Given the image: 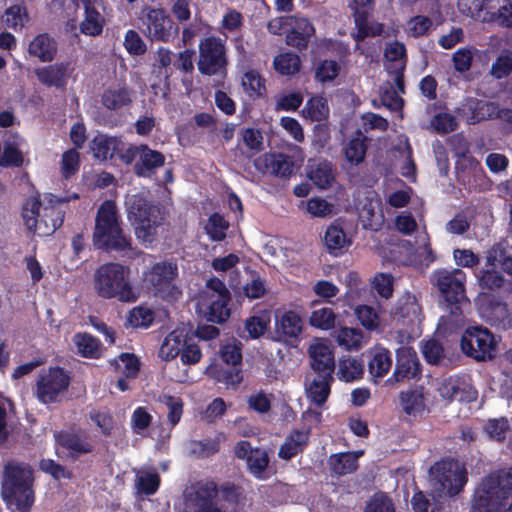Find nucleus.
<instances>
[{
	"label": "nucleus",
	"instance_id": "nucleus-1",
	"mask_svg": "<svg viewBox=\"0 0 512 512\" xmlns=\"http://www.w3.org/2000/svg\"><path fill=\"white\" fill-rule=\"evenodd\" d=\"M432 282L443 296L449 315L442 318L443 327L449 333H456L465 324L462 304L469 305L466 296V274L461 269H441L433 273Z\"/></svg>",
	"mask_w": 512,
	"mask_h": 512
},
{
	"label": "nucleus",
	"instance_id": "nucleus-2",
	"mask_svg": "<svg viewBox=\"0 0 512 512\" xmlns=\"http://www.w3.org/2000/svg\"><path fill=\"white\" fill-rule=\"evenodd\" d=\"M34 471L29 464L8 462L1 482V497L8 508L30 512L35 502Z\"/></svg>",
	"mask_w": 512,
	"mask_h": 512
},
{
	"label": "nucleus",
	"instance_id": "nucleus-3",
	"mask_svg": "<svg viewBox=\"0 0 512 512\" xmlns=\"http://www.w3.org/2000/svg\"><path fill=\"white\" fill-rule=\"evenodd\" d=\"M44 203L43 206L39 196L28 197L22 206L21 214L30 232L46 236L63 225L65 211L62 206L67 203V199L49 193L45 194Z\"/></svg>",
	"mask_w": 512,
	"mask_h": 512
},
{
	"label": "nucleus",
	"instance_id": "nucleus-4",
	"mask_svg": "<svg viewBox=\"0 0 512 512\" xmlns=\"http://www.w3.org/2000/svg\"><path fill=\"white\" fill-rule=\"evenodd\" d=\"M92 237L98 249L117 252L131 249V238L123 231L114 201L105 200L98 207Z\"/></svg>",
	"mask_w": 512,
	"mask_h": 512
},
{
	"label": "nucleus",
	"instance_id": "nucleus-5",
	"mask_svg": "<svg viewBox=\"0 0 512 512\" xmlns=\"http://www.w3.org/2000/svg\"><path fill=\"white\" fill-rule=\"evenodd\" d=\"M512 497V468L488 474L475 489L470 512H500Z\"/></svg>",
	"mask_w": 512,
	"mask_h": 512
},
{
	"label": "nucleus",
	"instance_id": "nucleus-6",
	"mask_svg": "<svg viewBox=\"0 0 512 512\" xmlns=\"http://www.w3.org/2000/svg\"><path fill=\"white\" fill-rule=\"evenodd\" d=\"M130 268L120 263L110 262L101 265L95 273L94 287L104 299H117L132 303L138 299L130 281Z\"/></svg>",
	"mask_w": 512,
	"mask_h": 512
},
{
	"label": "nucleus",
	"instance_id": "nucleus-7",
	"mask_svg": "<svg viewBox=\"0 0 512 512\" xmlns=\"http://www.w3.org/2000/svg\"><path fill=\"white\" fill-rule=\"evenodd\" d=\"M125 205L128 220L134 227L136 237L143 242H153L157 228L164 220L160 205L142 193L128 196Z\"/></svg>",
	"mask_w": 512,
	"mask_h": 512
},
{
	"label": "nucleus",
	"instance_id": "nucleus-8",
	"mask_svg": "<svg viewBox=\"0 0 512 512\" xmlns=\"http://www.w3.org/2000/svg\"><path fill=\"white\" fill-rule=\"evenodd\" d=\"M433 492L438 497L459 495L468 482V471L463 463L454 458L441 459L429 470Z\"/></svg>",
	"mask_w": 512,
	"mask_h": 512
},
{
	"label": "nucleus",
	"instance_id": "nucleus-9",
	"mask_svg": "<svg viewBox=\"0 0 512 512\" xmlns=\"http://www.w3.org/2000/svg\"><path fill=\"white\" fill-rule=\"evenodd\" d=\"M139 29L152 42L170 43L179 35V26L164 8L145 6L141 9Z\"/></svg>",
	"mask_w": 512,
	"mask_h": 512
},
{
	"label": "nucleus",
	"instance_id": "nucleus-10",
	"mask_svg": "<svg viewBox=\"0 0 512 512\" xmlns=\"http://www.w3.org/2000/svg\"><path fill=\"white\" fill-rule=\"evenodd\" d=\"M198 48V71L205 76H225L228 66L225 41L208 36L200 40Z\"/></svg>",
	"mask_w": 512,
	"mask_h": 512
},
{
	"label": "nucleus",
	"instance_id": "nucleus-11",
	"mask_svg": "<svg viewBox=\"0 0 512 512\" xmlns=\"http://www.w3.org/2000/svg\"><path fill=\"white\" fill-rule=\"evenodd\" d=\"M460 347L466 356L481 362L495 357L497 341L488 328L470 326L462 334Z\"/></svg>",
	"mask_w": 512,
	"mask_h": 512
},
{
	"label": "nucleus",
	"instance_id": "nucleus-12",
	"mask_svg": "<svg viewBox=\"0 0 512 512\" xmlns=\"http://www.w3.org/2000/svg\"><path fill=\"white\" fill-rule=\"evenodd\" d=\"M70 381L71 378L64 368L59 366L49 367L39 374L34 394L42 404L56 403L68 390Z\"/></svg>",
	"mask_w": 512,
	"mask_h": 512
},
{
	"label": "nucleus",
	"instance_id": "nucleus-13",
	"mask_svg": "<svg viewBox=\"0 0 512 512\" xmlns=\"http://www.w3.org/2000/svg\"><path fill=\"white\" fill-rule=\"evenodd\" d=\"M177 276V265L162 261L152 265L150 270L145 274V281L153 289L156 296L163 299L177 298V296L181 294V291L174 283Z\"/></svg>",
	"mask_w": 512,
	"mask_h": 512
},
{
	"label": "nucleus",
	"instance_id": "nucleus-14",
	"mask_svg": "<svg viewBox=\"0 0 512 512\" xmlns=\"http://www.w3.org/2000/svg\"><path fill=\"white\" fill-rule=\"evenodd\" d=\"M242 347V343L235 339L221 346L219 351L220 358L230 367L216 370L217 381L231 386H238L243 381Z\"/></svg>",
	"mask_w": 512,
	"mask_h": 512
},
{
	"label": "nucleus",
	"instance_id": "nucleus-15",
	"mask_svg": "<svg viewBox=\"0 0 512 512\" xmlns=\"http://www.w3.org/2000/svg\"><path fill=\"white\" fill-rule=\"evenodd\" d=\"M422 368L416 351L412 347L402 346L396 350V364L389 383L402 382L421 376Z\"/></svg>",
	"mask_w": 512,
	"mask_h": 512
},
{
	"label": "nucleus",
	"instance_id": "nucleus-16",
	"mask_svg": "<svg viewBox=\"0 0 512 512\" xmlns=\"http://www.w3.org/2000/svg\"><path fill=\"white\" fill-rule=\"evenodd\" d=\"M308 353L315 376L334 379L335 357L332 348L327 343L318 342L309 347Z\"/></svg>",
	"mask_w": 512,
	"mask_h": 512
},
{
	"label": "nucleus",
	"instance_id": "nucleus-17",
	"mask_svg": "<svg viewBox=\"0 0 512 512\" xmlns=\"http://www.w3.org/2000/svg\"><path fill=\"white\" fill-rule=\"evenodd\" d=\"M498 109V103L468 97L458 109V114L468 124H477L485 120L497 119Z\"/></svg>",
	"mask_w": 512,
	"mask_h": 512
},
{
	"label": "nucleus",
	"instance_id": "nucleus-18",
	"mask_svg": "<svg viewBox=\"0 0 512 512\" xmlns=\"http://www.w3.org/2000/svg\"><path fill=\"white\" fill-rule=\"evenodd\" d=\"M254 166L259 172L280 178L291 177L295 169L292 157L284 153H265L254 160Z\"/></svg>",
	"mask_w": 512,
	"mask_h": 512
},
{
	"label": "nucleus",
	"instance_id": "nucleus-19",
	"mask_svg": "<svg viewBox=\"0 0 512 512\" xmlns=\"http://www.w3.org/2000/svg\"><path fill=\"white\" fill-rule=\"evenodd\" d=\"M74 67L69 61L56 62L35 69L37 80L45 87L64 89L68 83Z\"/></svg>",
	"mask_w": 512,
	"mask_h": 512
},
{
	"label": "nucleus",
	"instance_id": "nucleus-20",
	"mask_svg": "<svg viewBox=\"0 0 512 512\" xmlns=\"http://www.w3.org/2000/svg\"><path fill=\"white\" fill-rule=\"evenodd\" d=\"M291 29L286 33V44L299 51L306 50L315 34L314 25L303 17L290 16Z\"/></svg>",
	"mask_w": 512,
	"mask_h": 512
},
{
	"label": "nucleus",
	"instance_id": "nucleus-21",
	"mask_svg": "<svg viewBox=\"0 0 512 512\" xmlns=\"http://www.w3.org/2000/svg\"><path fill=\"white\" fill-rule=\"evenodd\" d=\"M368 357V373L371 381L378 384L391 370L392 354L389 349L381 345H375L368 351Z\"/></svg>",
	"mask_w": 512,
	"mask_h": 512
},
{
	"label": "nucleus",
	"instance_id": "nucleus-22",
	"mask_svg": "<svg viewBox=\"0 0 512 512\" xmlns=\"http://www.w3.org/2000/svg\"><path fill=\"white\" fill-rule=\"evenodd\" d=\"M134 91L124 85H111L101 94V104L110 111H119L130 107L133 102Z\"/></svg>",
	"mask_w": 512,
	"mask_h": 512
},
{
	"label": "nucleus",
	"instance_id": "nucleus-23",
	"mask_svg": "<svg viewBox=\"0 0 512 512\" xmlns=\"http://www.w3.org/2000/svg\"><path fill=\"white\" fill-rule=\"evenodd\" d=\"M139 159L134 165V172L139 177H151L155 171L165 164L162 152L151 149L146 144L139 146Z\"/></svg>",
	"mask_w": 512,
	"mask_h": 512
},
{
	"label": "nucleus",
	"instance_id": "nucleus-24",
	"mask_svg": "<svg viewBox=\"0 0 512 512\" xmlns=\"http://www.w3.org/2000/svg\"><path fill=\"white\" fill-rule=\"evenodd\" d=\"M84 5V17L79 30L83 35L96 37L102 34L105 25L104 16L97 10L92 0H81Z\"/></svg>",
	"mask_w": 512,
	"mask_h": 512
},
{
	"label": "nucleus",
	"instance_id": "nucleus-25",
	"mask_svg": "<svg viewBox=\"0 0 512 512\" xmlns=\"http://www.w3.org/2000/svg\"><path fill=\"white\" fill-rule=\"evenodd\" d=\"M309 443V431L292 430L285 438L278 451L279 458L289 461L302 453Z\"/></svg>",
	"mask_w": 512,
	"mask_h": 512
},
{
	"label": "nucleus",
	"instance_id": "nucleus-26",
	"mask_svg": "<svg viewBox=\"0 0 512 512\" xmlns=\"http://www.w3.org/2000/svg\"><path fill=\"white\" fill-rule=\"evenodd\" d=\"M93 156L98 160L113 159L123 151L124 144L116 137L97 135L91 141Z\"/></svg>",
	"mask_w": 512,
	"mask_h": 512
},
{
	"label": "nucleus",
	"instance_id": "nucleus-27",
	"mask_svg": "<svg viewBox=\"0 0 512 512\" xmlns=\"http://www.w3.org/2000/svg\"><path fill=\"white\" fill-rule=\"evenodd\" d=\"M28 52L41 62H51L57 54V43L49 34H39L30 41Z\"/></svg>",
	"mask_w": 512,
	"mask_h": 512
},
{
	"label": "nucleus",
	"instance_id": "nucleus-28",
	"mask_svg": "<svg viewBox=\"0 0 512 512\" xmlns=\"http://www.w3.org/2000/svg\"><path fill=\"white\" fill-rule=\"evenodd\" d=\"M307 175L319 189L330 188L335 181L333 165L325 159L317 160L309 164Z\"/></svg>",
	"mask_w": 512,
	"mask_h": 512
},
{
	"label": "nucleus",
	"instance_id": "nucleus-29",
	"mask_svg": "<svg viewBox=\"0 0 512 512\" xmlns=\"http://www.w3.org/2000/svg\"><path fill=\"white\" fill-rule=\"evenodd\" d=\"M56 440L61 447L69 451V455L74 459L93 451L92 444L83 440L77 433L61 431L56 435Z\"/></svg>",
	"mask_w": 512,
	"mask_h": 512
},
{
	"label": "nucleus",
	"instance_id": "nucleus-30",
	"mask_svg": "<svg viewBox=\"0 0 512 512\" xmlns=\"http://www.w3.org/2000/svg\"><path fill=\"white\" fill-rule=\"evenodd\" d=\"M324 244L331 255L339 256L348 249L351 241L340 225L331 224L325 231Z\"/></svg>",
	"mask_w": 512,
	"mask_h": 512
},
{
	"label": "nucleus",
	"instance_id": "nucleus-31",
	"mask_svg": "<svg viewBox=\"0 0 512 512\" xmlns=\"http://www.w3.org/2000/svg\"><path fill=\"white\" fill-rule=\"evenodd\" d=\"M277 332L287 340H297L302 332L303 322L295 311H286L276 323Z\"/></svg>",
	"mask_w": 512,
	"mask_h": 512
},
{
	"label": "nucleus",
	"instance_id": "nucleus-32",
	"mask_svg": "<svg viewBox=\"0 0 512 512\" xmlns=\"http://www.w3.org/2000/svg\"><path fill=\"white\" fill-rule=\"evenodd\" d=\"M368 19V11L355 9L354 22L357 28V32L353 35L355 41L361 42L367 37H375L382 34L383 25L381 23H369Z\"/></svg>",
	"mask_w": 512,
	"mask_h": 512
},
{
	"label": "nucleus",
	"instance_id": "nucleus-33",
	"mask_svg": "<svg viewBox=\"0 0 512 512\" xmlns=\"http://www.w3.org/2000/svg\"><path fill=\"white\" fill-rule=\"evenodd\" d=\"M399 400L403 412L409 416L422 414L426 408L422 387L401 391Z\"/></svg>",
	"mask_w": 512,
	"mask_h": 512
},
{
	"label": "nucleus",
	"instance_id": "nucleus-34",
	"mask_svg": "<svg viewBox=\"0 0 512 512\" xmlns=\"http://www.w3.org/2000/svg\"><path fill=\"white\" fill-rule=\"evenodd\" d=\"M271 311L267 309L257 310L244 322L245 331L248 338L258 339L263 336L270 328Z\"/></svg>",
	"mask_w": 512,
	"mask_h": 512
},
{
	"label": "nucleus",
	"instance_id": "nucleus-35",
	"mask_svg": "<svg viewBox=\"0 0 512 512\" xmlns=\"http://www.w3.org/2000/svg\"><path fill=\"white\" fill-rule=\"evenodd\" d=\"M328 463L331 473L337 476L354 473L359 467L357 456L350 452L332 454Z\"/></svg>",
	"mask_w": 512,
	"mask_h": 512
},
{
	"label": "nucleus",
	"instance_id": "nucleus-36",
	"mask_svg": "<svg viewBox=\"0 0 512 512\" xmlns=\"http://www.w3.org/2000/svg\"><path fill=\"white\" fill-rule=\"evenodd\" d=\"M186 336L187 334H184L183 330H174L169 333L159 349V356L169 361L180 355L183 346L186 344Z\"/></svg>",
	"mask_w": 512,
	"mask_h": 512
},
{
	"label": "nucleus",
	"instance_id": "nucleus-37",
	"mask_svg": "<svg viewBox=\"0 0 512 512\" xmlns=\"http://www.w3.org/2000/svg\"><path fill=\"white\" fill-rule=\"evenodd\" d=\"M230 300L231 296H212L205 312L206 319L218 324L225 322L230 316V309L228 308Z\"/></svg>",
	"mask_w": 512,
	"mask_h": 512
},
{
	"label": "nucleus",
	"instance_id": "nucleus-38",
	"mask_svg": "<svg viewBox=\"0 0 512 512\" xmlns=\"http://www.w3.org/2000/svg\"><path fill=\"white\" fill-rule=\"evenodd\" d=\"M242 85L252 99L263 98L266 95V81L257 70L250 69L245 72Z\"/></svg>",
	"mask_w": 512,
	"mask_h": 512
},
{
	"label": "nucleus",
	"instance_id": "nucleus-39",
	"mask_svg": "<svg viewBox=\"0 0 512 512\" xmlns=\"http://www.w3.org/2000/svg\"><path fill=\"white\" fill-rule=\"evenodd\" d=\"M487 318L491 325L502 329L512 327V317L508 305L501 301L491 302L487 309Z\"/></svg>",
	"mask_w": 512,
	"mask_h": 512
},
{
	"label": "nucleus",
	"instance_id": "nucleus-40",
	"mask_svg": "<svg viewBox=\"0 0 512 512\" xmlns=\"http://www.w3.org/2000/svg\"><path fill=\"white\" fill-rule=\"evenodd\" d=\"M333 382L334 379H324L314 376L307 387V394L310 400L317 406L324 405L331 393V385Z\"/></svg>",
	"mask_w": 512,
	"mask_h": 512
},
{
	"label": "nucleus",
	"instance_id": "nucleus-41",
	"mask_svg": "<svg viewBox=\"0 0 512 512\" xmlns=\"http://www.w3.org/2000/svg\"><path fill=\"white\" fill-rule=\"evenodd\" d=\"M13 141H5L2 156L0 155L1 167H21L24 163L22 151L18 148L17 133L12 135Z\"/></svg>",
	"mask_w": 512,
	"mask_h": 512
},
{
	"label": "nucleus",
	"instance_id": "nucleus-42",
	"mask_svg": "<svg viewBox=\"0 0 512 512\" xmlns=\"http://www.w3.org/2000/svg\"><path fill=\"white\" fill-rule=\"evenodd\" d=\"M73 341L81 356L90 359L99 358L101 343L98 338L88 333H77Z\"/></svg>",
	"mask_w": 512,
	"mask_h": 512
},
{
	"label": "nucleus",
	"instance_id": "nucleus-43",
	"mask_svg": "<svg viewBox=\"0 0 512 512\" xmlns=\"http://www.w3.org/2000/svg\"><path fill=\"white\" fill-rule=\"evenodd\" d=\"M303 114L311 121H324L329 117V106L326 98L313 96L309 98L303 109Z\"/></svg>",
	"mask_w": 512,
	"mask_h": 512
},
{
	"label": "nucleus",
	"instance_id": "nucleus-44",
	"mask_svg": "<svg viewBox=\"0 0 512 512\" xmlns=\"http://www.w3.org/2000/svg\"><path fill=\"white\" fill-rule=\"evenodd\" d=\"M276 72L281 75H294L299 72L301 66L300 57L292 52L278 54L273 60Z\"/></svg>",
	"mask_w": 512,
	"mask_h": 512
},
{
	"label": "nucleus",
	"instance_id": "nucleus-45",
	"mask_svg": "<svg viewBox=\"0 0 512 512\" xmlns=\"http://www.w3.org/2000/svg\"><path fill=\"white\" fill-rule=\"evenodd\" d=\"M249 472L257 479L266 478V469L269 464V457L265 450L254 448V451L246 460Z\"/></svg>",
	"mask_w": 512,
	"mask_h": 512
},
{
	"label": "nucleus",
	"instance_id": "nucleus-46",
	"mask_svg": "<svg viewBox=\"0 0 512 512\" xmlns=\"http://www.w3.org/2000/svg\"><path fill=\"white\" fill-rule=\"evenodd\" d=\"M229 228L228 221L219 213H213L209 216L204 230L210 240L220 242L225 239L226 231Z\"/></svg>",
	"mask_w": 512,
	"mask_h": 512
},
{
	"label": "nucleus",
	"instance_id": "nucleus-47",
	"mask_svg": "<svg viewBox=\"0 0 512 512\" xmlns=\"http://www.w3.org/2000/svg\"><path fill=\"white\" fill-rule=\"evenodd\" d=\"M335 322L336 314L330 307L315 308L309 317V323L312 327L325 331L333 329Z\"/></svg>",
	"mask_w": 512,
	"mask_h": 512
},
{
	"label": "nucleus",
	"instance_id": "nucleus-48",
	"mask_svg": "<svg viewBox=\"0 0 512 512\" xmlns=\"http://www.w3.org/2000/svg\"><path fill=\"white\" fill-rule=\"evenodd\" d=\"M2 20L6 27L14 31L21 30L28 20L27 10L21 5H12L5 10Z\"/></svg>",
	"mask_w": 512,
	"mask_h": 512
},
{
	"label": "nucleus",
	"instance_id": "nucleus-49",
	"mask_svg": "<svg viewBox=\"0 0 512 512\" xmlns=\"http://www.w3.org/2000/svg\"><path fill=\"white\" fill-rule=\"evenodd\" d=\"M160 484L161 478L156 471L146 472L137 476L136 479V489L138 494L145 496L154 495L158 491Z\"/></svg>",
	"mask_w": 512,
	"mask_h": 512
},
{
	"label": "nucleus",
	"instance_id": "nucleus-50",
	"mask_svg": "<svg viewBox=\"0 0 512 512\" xmlns=\"http://www.w3.org/2000/svg\"><path fill=\"white\" fill-rule=\"evenodd\" d=\"M159 401L163 403L167 409V419L171 426H176L183 415V400L180 397L172 396L169 394H162Z\"/></svg>",
	"mask_w": 512,
	"mask_h": 512
},
{
	"label": "nucleus",
	"instance_id": "nucleus-51",
	"mask_svg": "<svg viewBox=\"0 0 512 512\" xmlns=\"http://www.w3.org/2000/svg\"><path fill=\"white\" fill-rule=\"evenodd\" d=\"M341 71V66L336 60L324 59L318 63L315 69V79L320 83L332 82Z\"/></svg>",
	"mask_w": 512,
	"mask_h": 512
},
{
	"label": "nucleus",
	"instance_id": "nucleus-52",
	"mask_svg": "<svg viewBox=\"0 0 512 512\" xmlns=\"http://www.w3.org/2000/svg\"><path fill=\"white\" fill-rule=\"evenodd\" d=\"M364 366L362 362L356 358H348L340 362L339 379L352 382L362 377Z\"/></svg>",
	"mask_w": 512,
	"mask_h": 512
},
{
	"label": "nucleus",
	"instance_id": "nucleus-53",
	"mask_svg": "<svg viewBox=\"0 0 512 512\" xmlns=\"http://www.w3.org/2000/svg\"><path fill=\"white\" fill-rule=\"evenodd\" d=\"M221 439H224L223 433H219L214 439L193 441L192 452L202 458L212 456L220 450Z\"/></svg>",
	"mask_w": 512,
	"mask_h": 512
},
{
	"label": "nucleus",
	"instance_id": "nucleus-54",
	"mask_svg": "<svg viewBox=\"0 0 512 512\" xmlns=\"http://www.w3.org/2000/svg\"><path fill=\"white\" fill-rule=\"evenodd\" d=\"M364 512H396V510L391 498L383 492H378L367 501Z\"/></svg>",
	"mask_w": 512,
	"mask_h": 512
},
{
	"label": "nucleus",
	"instance_id": "nucleus-55",
	"mask_svg": "<svg viewBox=\"0 0 512 512\" xmlns=\"http://www.w3.org/2000/svg\"><path fill=\"white\" fill-rule=\"evenodd\" d=\"M372 287L384 299H389L394 291V277L390 273H377L372 280Z\"/></svg>",
	"mask_w": 512,
	"mask_h": 512
},
{
	"label": "nucleus",
	"instance_id": "nucleus-56",
	"mask_svg": "<svg viewBox=\"0 0 512 512\" xmlns=\"http://www.w3.org/2000/svg\"><path fill=\"white\" fill-rule=\"evenodd\" d=\"M478 282L482 289L495 291L503 286L504 277L494 268H487L480 271Z\"/></svg>",
	"mask_w": 512,
	"mask_h": 512
},
{
	"label": "nucleus",
	"instance_id": "nucleus-57",
	"mask_svg": "<svg viewBox=\"0 0 512 512\" xmlns=\"http://www.w3.org/2000/svg\"><path fill=\"white\" fill-rule=\"evenodd\" d=\"M123 45L126 51L133 56L144 55L147 51V45L136 30L129 29L124 36Z\"/></svg>",
	"mask_w": 512,
	"mask_h": 512
},
{
	"label": "nucleus",
	"instance_id": "nucleus-58",
	"mask_svg": "<svg viewBox=\"0 0 512 512\" xmlns=\"http://www.w3.org/2000/svg\"><path fill=\"white\" fill-rule=\"evenodd\" d=\"M366 150L367 146L364 139L356 137L351 139L347 144L345 148V157L351 164L358 165L364 160Z\"/></svg>",
	"mask_w": 512,
	"mask_h": 512
},
{
	"label": "nucleus",
	"instance_id": "nucleus-59",
	"mask_svg": "<svg viewBox=\"0 0 512 512\" xmlns=\"http://www.w3.org/2000/svg\"><path fill=\"white\" fill-rule=\"evenodd\" d=\"M431 125L439 134H447L457 129L456 118L450 113H438L431 119Z\"/></svg>",
	"mask_w": 512,
	"mask_h": 512
},
{
	"label": "nucleus",
	"instance_id": "nucleus-60",
	"mask_svg": "<svg viewBox=\"0 0 512 512\" xmlns=\"http://www.w3.org/2000/svg\"><path fill=\"white\" fill-rule=\"evenodd\" d=\"M245 295L250 299H258L265 295L266 287L265 281L262 279L258 272H251V280L243 287Z\"/></svg>",
	"mask_w": 512,
	"mask_h": 512
},
{
	"label": "nucleus",
	"instance_id": "nucleus-61",
	"mask_svg": "<svg viewBox=\"0 0 512 512\" xmlns=\"http://www.w3.org/2000/svg\"><path fill=\"white\" fill-rule=\"evenodd\" d=\"M454 69L459 73L470 70L473 62V52L471 48L462 47L454 52L452 56Z\"/></svg>",
	"mask_w": 512,
	"mask_h": 512
},
{
	"label": "nucleus",
	"instance_id": "nucleus-62",
	"mask_svg": "<svg viewBox=\"0 0 512 512\" xmlns=\"http://www.w3.org/2000/svg\"><path fill=\"white\" fill-rule=\"evenodd\" d=\"M153 320V312L144 307L133 308L128 316V321L133 327H149Z\"/></svg>",
	"mask_w": 512,
	"mask_h": 512
},
{
	"label": "nucleus",
	"instance_id": "nucleus-63",
	"mask_svg": "<svg viewBox=\"0 0 512 512\" xmlns=\"http://www.w3.org/2000/svg\"><path fill=\"white\" fill-rule=\"evenodd\" d=\"M340 345L348 349H359L362 344V333L354 328H342L338 335Z\"/></svg>",
	"mask_w": 512,
	"mask_h": 512
},
{
	"label": "nucleus",
	"instance_id": "nucleus-64",
	"mask_svg": "<svg viewBox=\"0 0 512 512\" xmlns=\"http://www.w3.org/2000/svg\"><path fill=\"white\" fill-rule=\"evenodd\" d=\"M355 312L361 325L367 330L372 331L378 327V315L372 307L358 306Z\"/></svg>",
	"mask_w": 512,
	"mask_h": 512
}]
</instances>
